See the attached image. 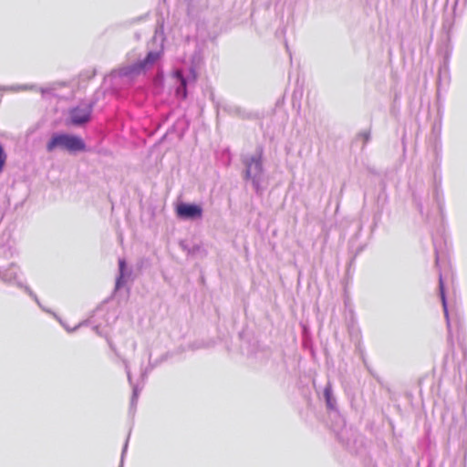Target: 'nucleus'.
<instances>
[{"instance_id": "1", "label": "nucleus", "mask_w": 467, "mask_h": 467, "mask_svg": "<svg viewBox=\"0 0 467 467\" xmlns=\"http://www.w3.org/2000/svg\"><path fill=\"white\" fill-rule=\"evenodd\" d=\"M240 160L244 168L242 171L243 180L250 182L254 192L259 196L262 195L266 188L264 148L257 146L253 154H242Z\"/></svg>"}, {"instance_id": "2", "label": "nucleus", "mask_w": 467, "mask_h": 467, "mask_svg": "<svg viewBox=\"0 0 467 467\" xmlns=\"http://www.w3.org/2000/svg\"><path fill=\"white\" fill-rule=\"evenodd\" d=\"M163 57L162 47L160 49L150 50L143 58L137 59L134 63L113 69L112 77L127 78L132 79L140 74L150 70Z\"/></svg>"}, {"instance_id": "3", "label": "nucleus", "mask_w": 467, "mask_h": 467, "mask_svg": "<svg viewBox=\"0 0 467 467\" xmlns=\"http://www.w3.org/2000/svg\"><path fill=\"white\" fill-rule=\"evenodd\" d=\"M46 150L49 153L60 150L69 154H77L86 151L87 144L79 135L67 132H54L46 144Z\"/></svg>"}, {"instance_id": "4", "label": "nucleus", "mask_w": 467, "mask_h": 467, "mask_svg": "<svg viewBox=\"0 0 467 467\" xmlns=\"http://www.w3.org/2000/svg\"><path fill=\"white\" fill-rule=\"evenodd\" d=\"M172 77L178 83L175 89L176 97L181 99H185L188 97V86L194 83L197 78L195 68L193 67H176L172 70Z\"/></svg>"}, {"instance_id": "5", "label": "nucleus", "mask_w": 467, "mask_h": 467, "mask_svg": "<svg viewBox=\"0 0 467 467\" xmlns=\"http://www.w3.org/2000/svg\"><path fill=\"white\" fill-rule=\"evenodd\" d=\"M432 195L437 204V207L441 215L444 211V195L442 190V174L441 169V158L439 153H436V163L432 165Z\"/></svg>"}, {"instance_id": "6", "label": "nucleus", "mask_w": 467, "mask_h": 467, "mask_svg": "<svg viewBox=\"0 0 467 467\" xmlns=\"http://www.w3.org/2000/svg\"><path fill=\"white\" fill-rule=\"evenodd\" d=\"M176 217L182 221H197L203 216V208L196 202H180L175 206Z\"/></svg>"}, {"instance_id": "7", "label": "nucleus", "mask_w": 467, "mask_h": 467, "mask_svg": "<svg viewBox=\"0 0 467 467\" xmlns=\"http://www.w3.org/2000/svg\"><path fill=\"white\" fill-rule=\"evenodd\" d=\"M94 102L83 106H77L69 109L68 119L73 126L80 127L88 123L91 119Z\"/></svg>"}, {"instance_id": "8", "label": "nucleus", "mask_w": 467, "mask_h": 467, "mask_svg": "<svg viewBox=\"0 0 467 467\" xmlns=\"http://www.w3.org/2000/svg\"><path fill=\"white\" fill-rule=\"evenodd\" d=\"M20 274V267L15 263L10 264L5 269L0 267V280L5 284H14L16 285V281L21 280L19 277Z\"/></svg>"}, {"instance_id": "9", "label": "nucleus", "mask_w": 467, "mask_h": 467, "mask_svg": "<svg viewBox=\"0 0 467 467\" xmlns=\"http://www.w3.org/2000/svg\"><path fill=\"white\" fill-rule=\"evenodd\" d=\"M217 108L218 110H222L231 116H235L241 119H249L251 115L244 109L234 104L222 103L218 104Z\"/></svg>"}, {"instance_id": "10", "label": "nucleus", "mask_w": 467, "mask_h": 467, "mask_svg": "<svg viewBox=\"0 0 467 467\" xmlns=\"http://www.w3.org/2000/svg\"><path fill=\"white\" fill-rule=\"evenodd\" d=\"M131 272L128 271L127 262L125 259H119V275L115 281V290L120 289L126 283V278L130 275Z\"/></svg>"}, {"instance_id": "11", "label": "nucleus", "mask_w": 467, "mask_h": 467, "mask_svg": "<svg viewBox=\"0 0 467 467\" xmlns=\"http://www.w3.org/2000/svg\"><path fill=\"white\" fill-rule=\"evenodd\" d=\"M323 397L326 402V406L328 410H337V400L333 395V388L330 381H328L324 388Z\"/></svg>"}, {"instance_id": "12", "label": "nucleus", "mask_w": 467, "mask_h": 467, "mask_svg": "<svg viewBox=\"0 0 467 467\" xmlns=\"http://www.w3.org/2000/svg\"><path fill=\"white\" fill-rule=\"evenodd\" d=\"M16 286H17V287H19V288L24 289V290H25V292H26V294H27L31 298H33V299L35 300V302L39 306V307H40L43 311H45V312H47V313H49V314H52V315H53L57 319H58V320H59V322H61V320L58 318V317H57L55 313H53L50 309H47V308L44 307V306L41 305V303H40V301H39V299H38L37 296H36V294H35V293L30 289V287H29V286H27V285H26L22 280H17V281H16Z\"/></svg>"}, {"instance_id": "13", "label": "nucleus", "mask_w": 467, "mask_h": 467, "mask_svg": "<svg viewBox=\"0 0 467 467\" xmlns=\"http://www.w3.org/2000/svg\"><path fill=\"white\" fill-rule=\"evenodd\" d=\"M16 286H17V287H19V288L24 289V290H25V292H26V294H27L31 298H33V299L35 300V302L39 306V307H40L43 311H45V312H47V313H49V314H52V315H53L57 319H58V320H59V322H61V320L58 318V317H57L55 313H53L50 309H47V308L44 307V306L41 305V303H40V301H39V299H38L37 296H36V294H35V293L30 289V287H29V286H27V285H26L22 280H17V281H16Z\"/></svg>"}, {"instance_id": "14", "label": "nucleus", "mask_w": 467, "mask_h": 467, "mask_svg": "<svg viewBox=\"0 0 467 467\" xmlns=\"http://www.w3.org/2000/svg\"><path fill=\"white\" fill-rule=\"evenodd\" d=\"M123 363H124V367H125V370L127 373L129 383L132 386V396L130 399V408L132 409L137 404L140 389H139L138 385H133V383H132V378H131L128 361L126 359H123Z\"/></svg>"}, {"instance_id": "15", "label": "nucleus", "mask_w": 467, "mask_h": 467, "mask_svg": "<svg viewBox=\"0 0 467 467\" xmlns=\"http://www.w3.org/2000/svg\"><path fill=\"white\" fill-rule=\"evenodd\" d=\"M439 293H440V297H441V301L442 304L444 316L447 320V325L449 327L450 320H449L448 303H447V298H446V294H445V286H444V283H443L442 275H441V272L439 273Z\"/></svg>"}, {"instance_id": "16", "label": "nucleus", "mask_w": 467, "mask_h": 467, "mask_svg": "<svg viewBox=\"0 0 467 467\" xmlns=\"http://www.w3.org/2000/svg\"><path fill=\"white\" fill-rule=\"evenodd\" d=\"M28 89H36V85H17V86H10V87H1L0 90H12V91H19V90H28Z\"/></svg>"}, {"instance_id": "17", "label": "nucleus", "mask_w": 467, "mask_h": 467, "mask_svg": "<svg viewBox=\"0 0 467 467\" xmlns=\"http://www.w3.org/2000/svg\"><path fill=\"white\" fill-rule=\"evenodd\" d=\"M7 160V154L4 146L0 143V173L3 172Z\"/></svg>"}, {"instance_id": "18", "label": "nucleus", "mask_w": 467, "mask_h": 467, "mask_svg": "<svg viewBox=\"0 0 467 467\" xmlns=\"http://www.w3.org/2000/svg\"><path fill=\"white\" fill-rule=\"evenodd\" d=\"M182 249L184 251H187V254L189 255H195L202 250V246L200 244H193L192 247H187L186 245H182Z\"/></svg>"}, {"instance_id": "19", "label": "nucleus", "mask_w": 467, "mask_h": 467, "mask_svg": "<svg viewBox=\"0 0 467 467\" xmlns=\"http://www.w3.org/2000/svg\"><path fill=\"white\" fill-rule=\"evenodd\" d=\"M38 89L41 92V94L43 96H45L46 94H49V93L53 92L56 89V84L54 83V84H50L47 87H41Z\"/></svg>"}, {"instance_id": "20", "label": "nucleus", "mask_w": 467, "mask_h": 467, "mask_svg": "<svg viewBox=\"0 0 467 467\" xmlns=\"http://www.w3.org/2000/svg\"><path fill=\"white\" fill-rule=\"evenodd\" d=\"M358 137L362 138L364 141V146L370 140V130H362L358 133Z\"/></svg>"}, {"instance_id": "21", "label": "nucleus", "mask_w": 467, "mask_h": 467, "mask_svg": "<svg viewBox=\"0 0 467 467\" xmlns=\"http://www.w3.org/2000/svg\"><path fill=\"white\" fill-rule=\"evenodd\" d=\"M128 441H129V438L126 440V442L123 446V449H122V452H121V463H120V466L119 467H123L122 465V462H123V457H124V454L126 453L127 451V448H128Z\"/></svg>"}, {"instance_id": "22", "label": "nucleus", "mask_w": 467, "mask_h": 467, "mask_svg": "<svg viewBox=\"0 0 467 467\" xmlns=\"http://www.w3.org/2000/svg\"><path fill=\"white\" fill-rule=\"evenodd\" d=\"M107 341H108V344H109L110 349L113 350L115 353H117L116 348H115L114 344L112 343V341L109 338H107Z\"/></svg>"}, {"instance_id": "23", "label": "nucleus", "mask_w": 467, "mask_h": 467, "mask_svg": "<svg viewBox=\"0 0 467 467\" xmlns=\"http://www.w3.org/2000/svg\"><path fill=\"white\" fill-rule=\"evenodd\" d=\"M435 266L439 268V253L437 248H435Z\"/></svg>"}, {"instance_id": "24", "label": "nucleus", "mask_w": 467, "mask_h": 467, "mask_svg": "<svg viewBox=\"0 0 467 467\" xmlns=\"http://www.w3.org/2000/svg\"><path fill=\"white\" fill-rule=\"evenodd\" d=\"M87 323H88V320H86V321H83V322L79 323V324H78L77 327H75L73 329H69V328H67V327H66V328H67V331H75L78 327L84 326V325H86Z\"/></svg>"}, {"instance_id": "25", "label": "nucleus", "mask_w": 467, "mask_h": 467, "mask_svg": "<svg viewBox=\"0 0 467 467\" xmlns=\"http://www.w3.org/2000/svg\"><path fill=\"white\" fill-rule=\"evenodd\" d=\"M417 208H418L419 212L420 213H422V212H423V205H422V203L420 202H417Z\"/></svg>"}, {"instance_id": "26", "label": "nucleus", "mask_w": 467, "mask_h": 467, "mask_svg": "<svg viewBox=\"0 0 467 467\" xmlns=\"http://www.w3.org/2000/svg\"><path fill=\"white\" fill-rule=\"evenodd\" d=\"M93 330L96 332V334L101 336V333H100V330H99V325H96L93 327Z\"/></svg>"}, {"instance_id": "27", "label": "nucleus", "mask_w": 467, "mask_h": 467, "mask_svg": "<svg viewBox=\"0 0 467 467\" xmlns=\"http://www.w3.org/2000/svg\"><path fill=\"white\" fill-rule=\"evenodd\" d=\"M147 369H145L144 371L141 372V378L142 379H144L146 377H147Z\"/></svg>"}, {"instance_id": "28", "label": "nucleus", "mask_w": 467, "mask_h": 467, "mask_svg": "<svg viewBox=\"0 0 467 467\" xmlns=\"http://www.w3.org/2000/svg\"><path fill=\"white\" fill-rule=\"evenodd\" d=\"M338 439L344 442V441H343V432L338 433Z\"/></svg>"}]
</instances>
